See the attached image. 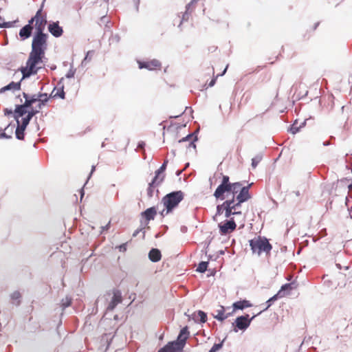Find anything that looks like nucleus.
<instances>
[{
    "mask_svg": "<svg viewBox=\"0 0 352 352\" xmlns=\"http://www.w3.org/2000/svg\"><path fill=\"white\" fill-rule=\"evenodd\" d=\"M148 258L152 262H158L161 260V252L156 248H153L148 253Z\"/></svg>",
    "mask_w": 352,
    "mask_h": 352,
    "instance_id": "obj_21",
    "label": "nucleus"
},
{
    "mask_svg": "<svg viewBox=\"0 0 352 352\" xmlns=\"http://www.w3.org/2000/svg\"><path fill=\"white\" fill-rule=\"evenodd\" d=\"M20 88H21L20 82H11L8 85L2 87L0 89V93L4 92V91H6L7 90H11V89L19 90V89H20Z\"/></svg>",
    "mask_w": 352,
    "mask_h": 352,
    "instance_id": "obj_23",
    "label": "nucleus"
},
{
    "mask_svg": "<svg viewBox=\"0 0 352 352\" xmlns=\"http://www.w3.org/2000/svg\"><path fill=\"white\" fill-rule=\"evenodd\" d=\"M184 197V192L181 190L172 192L164 196L162 198V202L165 208L160 212L161 216L164 217L172 212L183 200Z\"/></svg>",
    "mask_w": 352,
    "mask_h": 352,
    "instance_id": "obj_2",
    "label": "nucleus"
},
{
    "mask_svg": "<svg viewBox=\"0 0 352 352\" xmlns=\"http://www.w3.org/2000/svg\"><path fill=\"white\" fill-rule=\"evenodd\" d=\"M0 22H1V23H4V22L3 21V20L1 19V18H0Z\"/></svg>",
    "mask_w": 352,
    "mask_h": 352,
    "instance_id": "obj_51",
    "label": "nucleus"
},
{
    "mask_svg": "<svg viewBox=\"0 0 352 352\" xmlns=\"http://www.w3.org/2000/svg\"><path fill=\"white\" fill-rule=\"evenodd\" d=\"M32 25L34 23L36 33H44L45 25L47 24L46 14L43 12L42 8L36 13L35 16L29 20Z\"/></svg>",
    "mask_w": 352,
    "mask_h": 352,
    "instance_id": "obj_7",
    "label": "nucleus"
},
{
    "mask_svg": "<svg viewBox=\"0 0 352 352\" xmlns=\"http://www.w3.org/2000/svg\"><path fill=\"white\" fill-rule=\"evenodd\" d=\"M223 346V342H220V343H218V344H214L212 347L211 348V349L209 351V352H217L218 351H219Z\"/></svg>",
    "mask_w": 352,
    "mask_h": 352,
    "instance_id": "obj_31",
    "label": "nucleus"
},
{
    "mask_svg": "<svg viewBox=\"0 0 352 352\" xmlns=\"http://www.w3.org/2000/svg\"><path fill=\"white\" fill-rule=\"evenodd\" d=\"M161 183H162V182L160 179L155 180V177L152 179V181L148 184V187L147 188V195L148 197H153L154 188L158 186Z\"/></svg>",
    "mask_w": 352,
    "mask_h": 352,
    "instance_id": "obj_20",
    "label": "nucleus"
},
{
    "mask_svg": "<svg viewBox=\"0 0 352 352\" xmlns=\"http://www.w3.org/2000/svg\"><path fill=\"white\" fill-rule=\"evenodd\" d=\"M221 184L216 188L213 195L216 199L223 200L226 196L228 199L236 198V195L243 193V199H250V188L252 184L243 186L241 182L231 183L228 175L220 173Z\"/></svg>",
    "mask_w": 352,
    "mask_h": 352,
    "instance_id": "obj_1",
    "label": "nucleus"
},
{
    "mask_svg": "<svg viewBox=\"0 0 352 352\" xmlns=\"http://www.w3.org/2000/svg\"><path fill=\"white\" fill-rule=\"evenodd\" d=\"M292 289V284L291 283H286L283 285L280 289L278 292H281V294L285 295V291H291Z\"/></svg>",
    "mask_w": 352,
    "mask_h": 352,
    "instance_id": "obj_29",
    "label": "nucleus"
},
{
    "mask_svg": "<svg viewBox=\"0 0 352 352\" xmlns=\"http://www.w3.org/2000/svg\"><path fill=\"white\" fill-rule=\"evenodd\" d=\"M43 58V57L30 53L26 65L21 68L23 78H28L32 75L36 74L41 68L38 65L42 63Z\"/></svg>",
    "mask_w": 352,
    "mask_h": 352,
    "instance_id": "obj_5",
    "label": "nucleus"
},
{
    "mask_svg": "<svg viewBox=\"0 0 352 352\" xmlns=\"http://www.w3.org/2000/svg\"><path fill=\"white\" fill-rule=\"evenodd\" d=\"M94 168H95V167H94V166H93V167H92V170H91V173L94 170Z\"/></svg>",
    "mask_w": 352,
    "mask_h": 352,
    "instance_id": "obj_50",
    "label": "nucleus"
},
{
    "mask_svg": "<svg viewBox=\"0 0 352 352\" xmlns=\"http://www.w3.org/2000/svg\"><path fill=\"white\" fill-rule=\"evenodd\" d=\"M15 116L14 118L17 120H19V118L23 116L27 113L26 108L23 104L17 105L15 109Z\"/></svg>",
    "mask_w": 352,
    "mask_h": 352,
    "instance_id": "obj_24",
    "label": "nucleus"
},
{
    "mask_svg": "<svg viewBox=\"0 0 352 352\" xmlns=\"http://www.w3.org/2000/svg\"><path fill=\"white\" fill-rule=\"evenodd\" d=\"M47 38L48 35L45 33H35L32 41L30 54L44 58L47 47Z\"/></svg>",
    "mask_w": 352,
    "mask_h": 352,
    "instance_id": "obj_4",
    "label": "nucleus"
},
{
    "mask_svg": "<svg viewBox=\"0 0 352 352\" xmlns=\"http://www.w3.org/2000/svg\"><path fill=\"white\" fill-rule=\"evenodd\" d=\"M140 69H146L151 71L160 70L162 68L161 63L157 59L148 60L146 61H138Z\"/></svg>",
    "mask_w": 352,
    "mask_h": 352,
    "instance_id": "obj_9",
    "label": "nucleus"
},
{
    "mask_svg": "<svg viewBox=\"0 0 352 352\" xmlns=\"http://www.w3.org/2000/svg\"><path fill=\"white\" fill-rule=\"evenodd\" d=\"M258 161H256L255 159L252 160V166L253 168H256L258 164Z\"/></svg>",
    "mask_w": 352,
    "mask_h": 352,
    "instance_id": "obj_40",
    "label": "nucleus"
},
{
    "mask_svg": "<svg viewBox=\"0 0 352 352\" xmlns=\"http://www.w3.org/2000/svg\"><path fill=\"white\" fill-rule=\"evenodd\" d=\"M15 23V21L13 22H5L1 23L0 22V28H10L12 26V24Z\"/></svg>",
    "mask_w": 352,
    "mask_h": 352,
    "instance_id": "obj_36",
    "label": "nucleus"
},
{
    "mask_svg": "<svg viewBox=\"0 0 352 352\" xmlns=\"http://www.w3.org/2000/svg\"><path fill=\"white\" fill-rule=\"evenodd\" d=\"M295 129L294 128H292V130H294ZM297 130H295L293 131V133H296Z\"/></svg>",
    "mask_w": 352,
    "mask_h": 352,
    "instance_id": "obj_49",
    "label": "nucleus"
},
{
    "mask_svg": "<svg viewBox=\"0 0 352 352\" xmlns=\"http://www.w3.org/2000/svg\"><path fill=\"white\" fill-rule=\"evenodd\" d=\"M189 333L188 327L182 328L177 337V341L171 342V343L177 348V350L181 351L189 336Z\"/></svg>",
    "mask_w": 352,
    "mask_h": 352,
    "instance_id": "obj_10",
    "label": "nucleus"
},
{
    "mask_svg": "<svg viewBox=\"0 0 352 352\" xmlns=\"http://www.w3.org/2000/svg\"><path fill=\"white\" fill-rule=\"evenodd\" d=\"M177 348L171 342H168L163 348L160 349L158 352H177Z\"/></svg>",
    "mask_w": 352,
    "mask_h": 352,
    "instance_id": "obj_25",
    "label": "nucleus"
},
{
    "mask_svg": "<svg viewBox=\"0 0 352 352\" xmlns=\"http://www.w3.org/2000/svg\"><path fill=\"white\" fill-rule=\"evenodd\" d=\"M197 316L199 317V320L201 322H206V320H207V316H206V314L204 313V311H199L198 313H197Z\"/></svg>",
    "mask_w": 352,
    "mask_h": 352,
    "instance_id": "obj_30",
    "label": "nucleus"
},
{
    "mask_svg": "<svg viewBox=\"0 0 352 352\" xmlns=\"http://www.w3.org/2000/svg\"><path fill=\"white\" fill-rule=\"evenodd\" d=\"M197 140L196 136H194L193 134H189L186 137L182 138L179 141V144L186 143V150L190 151L191 148L195 149L196 145L195 142Z\"/></svg>",
    "mask_w": 352,
    "mask_h": 352,
    "instance_id": "obj_13",
    "label": "nucleus"
},
{
    "mask_svg": "<svg viewBox=\"0 0 352 352\" xmlns=\"http://www.w3.org/2000/svg\"><path fill=\"white\" fill-rule=\"evenodd\" d=\"M349 190L351 192L352 197V184L349 186Z\"/></svg>",
    "mask_w": 352,
    "mask_h": 352,
    "instance_id": "obj_45",
    "label": "nucleus"
},
{
    "mask_svg": "<svg viewBox=\"0 0 352 352\" xmlns=\"http://www.w3.org/2000/svg\"><path fill=\"white\" fill-rule=\"evenodd\" d=\"M220 233L223 235L231 233L236 228V224L233 218L219 224Z\"/></svg>",
    "mask_w": 352,
    "mask_h": 352,
    "instance_id": "obj_11",
    "label": "nucleus"
},
{
    "mask_svg": "<svg viewBox=\"0 0 352 352\" xmlns=\"http://www.w3.org/2000/svg\"><path fill=\"white\" fill-rule=\"evenodd\" d=\"M318 25H319V23H318H318H315V25H314V27L312 28V30H315L317 28V27L318 26Z\"/></svg>",
    "mask_w": 352,
    "mask_h": 352,
    "instance_id": "obj_44",
    "label": "nucleus"
},
{
    "mask_svg": "<svg viewBox=\"0 0 352 352\" xmlns=\"http://www.w3.org/2000/svg\"><path fill=\"white\" fill-rule=\"evenodd\" d=\"M60 98H64L65 93L62 91L61 94L60 95Z\"/></svg>",
    "mask_w": 352,
    "mask_h": 352,
    "instance_id": "obj_46",
    "label": "nucleus"
},
{
    "mask_svg": "<svg viewBox=\"0 0 352 352\" xmlns=\"http://www.w3.org/2000/svg\"><path fill=\"white\" fill-rule=\"evenodd\" d=\"M250 245L253 253L261 255L262 252L270 254L272 246L265 237L258 236L250 240Z\"/></svg>",
    "mask_w": 352,
    "mask_h": 352,
    "instance_id": "obj_6",
    "label": "nucleus"
},
{
    "mask_svg": "<svg viewBox=\"0 0 352 352\" xmlns=\"http://www.w3.org/2000/svg\"><path fill=\"white\" fill-rule=\"evenodd\" d=\"M252 305L250 303L249 300H239L237 302H235L233 304V310L232 312H234L236 309H243L245 308L250 307Z\"/></svg>",
    "mask_w": 352,
    "mask_h": 352,
    "instance_id": "obj_18",
    "label": "nucleus"
},
{
    "mask_svg": "<svg viewBox=\"0 0 352 352\" xmlns=\"http://www.w3.org/2000/svg\"><path fill=\"white\" fill-rule=\"evenodd\" d=\"M122 301V294L119 290L113 291V295L111 302H109L107 309L109 311H112L115 309V307Z\"/></svg>",
    "mask_w": 352,
    "mask_h": 352,
    "instance_id": "obj_14",
    "label": "nucleus"
},
{
    "mask_svg": "<svg viewBox=\"0 0 352 352\" xmlns=\"http://www.w3.org/2000/svg\"><path fill=\"white\" fill-rule=\"evenodd\" d=\"M207 267H208V262L202 261L199 264L197 271L203 273L206 271Z\"/></svg>",
    "mask_w": 352,
    "mask_h": 352,
    "instance_id": "obj_28",
    "label": "nucleus"
},
{
    "mask_svg": "<svg viewBox=\"0 0 352 352\" xmlns=\"http://www.w3.org/2000/svg\"><path fill=\"white\" fill-rule=\"evenodd\" d=\"M4 112H5L6 115H9V114H12V111L11 109L8 110V109H6L4 110Z\"/></svg>",
    "mask_w": 352,
    "mask_h": 352,
    "instance_id": "obj_43",
    "label": "nucleus"
},
{
    "mask_svg": "<svg viewBox=\"0 0 352 352\" xmlns=\"http://www.w3.org/2000/svg\"><path fill=\"white\" fill-rule=\"evenodd\" d=\"M226 206H223V203L221 205H219L217 208V213L221 214L224 211Z\"/></svg>",
    "mask_w": 352,
    "mask_h": 352,
    "instance_id": "obj_38",
    "label": "nucleus"
},
{
    "mask_svg": "<svg viewBox=\"0 0 352 352\" xmlns=\"http://www.w3.org/2000/svg\"><path fill=\"white\" fill-rule=\"evenodd\" d=\"M168 164V161L165 160L163 163V164L160 166L159 169H157L155 171V175L154 177H155V180L160 179V181L163 182L165 177V175L164 174V172L165 171L166 168V166Z\"/></svg>",
    "mask_w": 352,
    "mask_h": 352,
    "instance_id": "obj_19",
    "label": "nucleus"
},
{
    "mask_svg": "<svg viewBox=\"0 0 352 352\" xmlns=\"http://www.w3.org/2000/svg\"><path fill=\"white\" fill-rule=\"evenodd\" d=\"M283 297H284V294H281L280 292H278V293L276 294H275L272 298H270L268 300H267V302H265L266 307L263 310L260 311L258 313V314L259 315L261 312L269 309L274 301H276L278 298H283Z\"/></svg>",
    "mask_w": 352,
    "mask_h": 352,
    "instance_id": "obj_22",
    "label": "nucleus"
},
{
    "mask_svg": "<svg viewBox=\"0 0 352 352\" xmlns=\"http://www.w3.org/2000/svg\"><path fill=\"white\" fill-rule=\"evenodd\" d=\"M48 30L55 37H59L63 33V28L59 26L58 22L50 23L48 26Z\"/></svg>",
    "mask_w": 352,
    "mask_h": 352,
    "instance_id": "obj_15",
    "label": "nucleus"
},
{
    "mask_svg": "<svg viewBox=\"0 0 352 352\" xmlns=\"http://www.w3.org/2000/svg\"><path fill=\"white\" fill-rule=\"evenodd\" d=\"M21 294L18 291L14 292L11 295V298L13 300H18L21 298Z\"/></svg>",
    "mask_w": 352,
    "mask_h": 352,
    "instance_id": "obj_35",
    "label": "nucleus"
},
{
    "mask_svg": "<svg viewBox=\"0 0 352 352\" xmlns=\"http://www.w3.org/2000/svg\"><path fill=\"white\" fill-rule=\"evenodd\" d=\"M226 308L221 305H219L217 309L214 311L212 314L214 318L217 319L219 321H223L225 319L228 318L232 314V311L231 312L226 313Z\"/></svg>",
    "mask_w": 352,
    "mask_h": 352,
    "instance_id": "obj_12",
    "label": "nucleus"
},
{
    "mask_svg": "<svg viewBox=\"0 0 352 352\" xmlns=\"http://www.w3.org/2000/svg\"><path fill=\"white\" fill-rule=\"evenodd\" d=\"M30 120L31 119L28 116H26L25 118H23L22 119L21 124L19 123V126H21L22 129L23 128L26 129V126L28 125Z\"/></svg>",
    "mask_w": 352,
    "mask_h": 352,
    "instance_id": "obj_32",
    "label": "nucleus"
},
{
    "mask_svg": "<svg viewBox=\"0 0 352 352\" xmlns=\"http://www.w3.org/2000/svg\"><path fill=\"white\" fill-rule=\"evenodd\" d=\"M157 214V210L155 207H151L141 213L142 217L145 219L146 223L151 220H153Z\"/></svg>",
    "mask_w": 352,
    "mask_h": 352,
    "instance_id": "obj_16",
    "label": "nucleus"
},
{
    "mask_svg": "<svg viewBox=\"0 0 352 352\" xmlns=\"http://www.w3.org/2000/svg\"><path fill=\"white\" fill-rule=\"evenodd\" d=\"M243 193H241V195H236V198L227 199L223 202V206H226V208H224V212L225 217L226 218H230L232 215L241 214V211L240 210L241 204L250 199H243Z\"/></svg>",
    "mask_w": 352,
    "mask_h": 352,
    "instance_id": "obj_3",
    "label": "nucleus"
},
{
    "mask_svg": "<svg viewBox=\"0 0 352 352\" xmlns=\"http://www.w3.org/2000/svg\"><path fill=\"white\" fill-rule=\"evenodd\" d=\"M37 113H38V110H34L32 109L31 111L28 112L27 116L29 117L30 119L35 116Z\"/></svg>",
    "mask_w": 352,
    "mask_h": 352,
    "instance_id": "obj_37",
    "label": "nucleus"
},
{
    "mask_svg": "<svg viewBox=\"0 0 352 352\" xmlns=\"http://www.w3.org/2000/svg\"><path fill=\"white\" fill-rule=\"evenodd\" d=\"M38 97V101L39 102L38 104V109H41L42 106L44 105L45 102H46L48 100V97L47 94H39L37 96Z\"/></svg>",
    "mask_w": 352,
    "mask_h": 352,
    "instance_id": "obj_27",
    "label": "nucleus"
},
{
    "mask_svg": "<svg viewBox=\"0 0 352 352\" xmlns=\"http://www.w3.org/2000/svg\"><path fill=\"white\" fill-rule=\"evenodd\" d=\"M118 248L120 252H125L126 250V243L121 244Z\"/></svg>",
    "mask_w": 352,
    "mask_h": 352,
    "instance_id": "obj_39",
    "label": "nucleus"
},
{
    "mask_svg": "<svg viewBox=\"0 0 352 352\" xmlns=\"http://www.w3.org/2000/svg\"><path fill=\"white\" fill-rule=\"evenodd\" d=\"M70 304H71V302H70V301H69V302H67L65 306V307L69 306V305H70Z\"/></svg>",
    "mask_w": 352,
    "mask_h": 352,
    "instance_id": "obj_47",
    "label": "nucleus"
},
{
    "mask_svg": "<svg viewBox=\"0 0 352 352\" xmlns=\"http://www.w3.org/2000/svg\"><path fill=\"white\" fill-rule=\"evenodd\" d=\"M23 96L25 98V101L23 104L24 107L25 108L30 107L33 104V100H30L25 93H23Z\"/></svg>",
    "mask_w": 352,
    "mask_h": 352,
    "instance_id": "obj_34",
    "label": "nucleus"
},
{
    "mask_svg": "<svg viewBox=\"0 0 352 352\" xmlns=\"http://www.w3.org/2000/svg\"><path fill=\"white\" fill-rule=\"evenodd\" d=\"M30 100H33V103L38 101V97L36 96H32L31 98H29Z\"/></svg>",
    "mask_w": 352,
    "mask_h": 352,
    "instance_id": "obj_42",
    "label": "nucleus"
},
{
    "mask_svg": "<svg viewBox=\"0 0 352 352\" xmlns=\"http://www.w3.org/2000/svg\"><path fill=\"white\" fill-rule=\"evenodd\" d=\"M258 315V314H255L250 318H249L248 314L237 317L234 323H233L234 325V330L236 331L237 330L236 329L240 330L246 329L250 326L251 321Z\"/></svg>",
    "mask_w": 352,
    "mask_h": 352,
    "instance_id": "obj_8",
    "label": "nucleus"
},
{
    "mask_svg": "<svg viewBox=\"0 0 352 352\" xmlns=\"http://www.w3.org/2000/svg\"><path fill=\"white\" fill-rule=\"evenodd\" d=\"M350 216L352 218V210H350Z\"/></svg>",
    "mask_w": 352,
    "mask_h": 352,
    "instance_id": "obj_48",
    "label": "nucleus"
},
{
    "mask_svg": "<svg viewBox=\"0 0 352 352\" xmlns=\"http://www.w3.org/2000/svg\"><path fill=\"white\" fill-rule=\"evenodd\" d=\"M33 30V27L30 21H28V24L25 25L23 28H22L19 31V36L22 40H25L28 38L31 34Z\"/></svg>",
    "mask_w": 352,
    "mask_h": 352,
    "instance_id": "obj_17",
    "label": "nucleus"
},
{
    "mask_svg": "<svg viewBox=\"0 0 352 352\" xmlns=\"http://www.w3.org/2000/svg\"><path fill=\"white\" fill-rule=\"evenodd\" d=\"M111 221H109L105 227H102V231L107 230L110 227Z\"/></svg>",
    "mask_w": 352,
    "mask_h": 352,
    "instance_id": "obj_41",
    "label": "nucleus"
},
{
    "mask_svg": "<svg viewBox=\"0 0 352 352\" xmlns=\"http://www.w3.org/2000/svg\"><path fill=\"white\" fill-rule=\"evenodd\" d=\"M227 68H228V66L225 68V69L223 70V72L221 74H218L217 75L216 77H214V78H212L211 80V81L210 82L208 86L209 87H212L213 85H214V84L216 83V80H217V78L219 76H223L225 74L226 70H227Z\"/></svg>",
    "mask_w": 352,
    "mask_h": 352,
    "instance_id": "obj_33",
    "label": "nucleus"
},
{
    "mask_svg": "<svg viewBox=\"0 0 352 352\" xmlns=\"http://www.w3.org/2000/svg\"><path fill=\"white\" fill-rule=\"evenodd\" d=\"M17 124H18V126L16 127V137L17 139L19 140H23L24 139V131L25 130V128H21V126H19V120H17Z\"/></svg>",
    "mask_w": 352,
    "mask_h": 352,
    "instance_id": "obj_26",
    "label": "nucleus"
}]
</instances>
